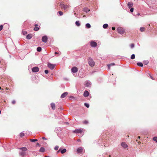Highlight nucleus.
Masks as SVG:
<instances>
[{"mask_svg": "<svg viewBox=\"0 0 157 157\" xmlns=\"http://www.w3.org/2000/svg\"><path fill=\"white\" fill-rule=\"evenodd\" d=\"M45 151V149L44 147H41L40 149V151L42 152H43Z\"/></svg>", "mask_w": 157, "mask_h": 157, "instance_id": "nucleus-21", "label": "nucleus"}, {"mask_svg": "<svg viewBox=\"0 0 157 157\" xmlns=\"http://www.w3.org/2000/svg\"><path fill=\"white\" fill-rule=\"evenodd\" d=\"M68 93L67 92H65L62 94L61 96V98H63L67 95Z\"/></svg>", "mask_w": 157, "mask_h": 157, "instance_id": "nucleus-14", "label": "nucleus"}, {"mask_svg": "<svg viewBox=\"0 0 157 157\" xmlns=\"http://www.w3.org/2000/svg\"><path fill=\"white\" fill-rule=\"evenodd\" d=\"M59 6L62 9H63L64 10H66L68 8H69V6L68 5H65L64 4L62 3H60Z\"/></svg>", "mask_w": 157, "mask_h": 157, "instance_id": "nucleus-3", "label": "nucleus"}, {"mask_svg": "<svg viewBox=\"0 0 157 157\" xmlns=\"http://www.w3.org/2000/svg\"><path fill=\"white\" fill-rule=\"evenodd\" d=\"M86 27L87 28H90L91 27V25L89 23H87L86 25Z\"/></svg>", "mask_w": 157, "mask_h": 157, "instance_id": "nucleus-23", "label": "nucleus"}, {"mask_svg": "<svg viewBox=\"0 0 157 157\" xmlns=\"http://www.w3.org/2000/svg\"><path fill=\"white\" fill-rule=\"evenodd\" d=\"M130 46L131 47V48H133L134 46V44H132L131 45H130Z\"/></svg>", "mask_w": 157, "mask_h": 157, "instance_id": "nucleus-44", "label": "nucleus"}, {"mask_svg": "<svg viewBox=\"0 0 157 157\" xmlns=\"http://www.w3.org/2000/svg\"><path fill=\"white\" fill-rule=\"evenodd\" d=\"M88 61L90 67H92L94 66L95 63L92 59L89 58Z\"/></svg>", "mask_w": 157, "mask_h": 157, "instance_id": "nucleus-1", "label": "nucleus"}, {"mask_svg": "<svg viewBox=\"0 0 157 157\" xmlns=\"http://www.w3.org/2000/svg\"><path fill=\"white\" fill-rule=\"evenodd\" d=\"M85 105L87 108H89V105L88 104L85 103L84 104Z\"/></svg>", "mask_w": 157, "mask_h": 157, "instance_id": "nucleus-39", "label": "nucleus"}, {"mask_svg": "<svg viewBox=\"0 0 157 157\" xmlns=\"http://www.w3.org/2000/svg\"><path fill=\"white\" fill-rule=\"evenodd\" d=\"M73 132L76 133H80L81 134L83 132V129H76L75 130L73 131Z\"/></svg>", "mask_w": 157, "mask_h": 157, "instance_id": "nucleus-4", "label": "nucleus"}, {"mask_svg": "<svg viewBox=\"0 0 157 157\" xmlns=\"http://www.w3.org/2000/svg\"><path fill=\"white\" fill-rule=\"evenodd\" d=\"M133 5V3L132 2H130L128 3V6L129 8L132 7Z\"/></svg>", "mask_w": 157, "mask_h": 157, "instance_id": "nucleus-15", "label": "nucleus"}, {"mask_svg": "<svg viewBox=\"0 0 157 157\" xmlns=\"http://www.w3.org/2000/svg\"><path fill=\"white\" fill-rule=\"evenodd\" d=\"M39 70V68L37 67H33L32 69V71L33 72H38Z\"/></svg>", "mask_w": 157, "mask_h": 157, "instance_id": "nucleus-5", "label": "nucleus"}, {"mask_svg": "<svg viewBox=\"0 0 157 157\" xmlns=\"http://www.w3.org/2000/svg\"><path fill=\"white\" fill-rule=\"evenodd\" d=\"M89 94V92L87 90H85L83 94L84 96L85 97H87Z\"/></svg>", "mask_w": 157, "mask_h": 157, "instance_id": "nucleus-13", "label": "nucleus"}, {"mask_svg": "<svg viewBox=\"0 0 157 157\" xmlns=\"http://www.w3.org/2000/svg\"><path fill=\"white\" fill-rule=\"evenodd\" d=\"M83 10L85 12H89L90 10L88 8H85L83 9Z\"/></svg>", "mask_w": 157, "mask_h": 157, "instance_id": "nucleus-20", "label": "nucleus"}, {"mask_svg": "<svg viewBox=\"0 0 157 157\" xmlns=\"http://www.w3.org/2000/svg\"><path fill=\"white\" fill-rule=\"evenodd\" d=\"M139 14H140L139 13H138V15H139Z\"/></svg>", "mask_w": 157, "mask_h": 157, "instance_id": "nucleus-59", "label": "nucleus"}, {"mask_svg": "<svg viewBox=\"0 0 157 157\" xmlns=\"http://www.w3.org/2000/svg\"><path fill=\"white\" fill-rule=\"evenodd\" d=\"M1 110H0V114H1Z\"/></svg>", "mask_w": 157, "mask_h": 157, "instance_id": "nucleus-58", "label": "nucleus"}, {"mask_svg": "<svg viewBox=\"0 0 157 157\" xmlns=\"http://www.w3.org/2000/svg\"><path fill=\"white\" fill-rule=\"evenodd\" d=\"M59 146H56L55 147H54V149L55 150H57L58 148H59Z\"/></svg>", "mask_w": 157, "mask_h": 157, "instance_id": "nucleus-40", "label": "nucleus"}, {"mask_svg": "<svg viewBox=\"0 0 157 157\" xmlns=\"http://www.w3.org/2000/svg\"><path fill=\"white\" fill-rule=\"evenodd\" d=\"M36 79V76H33L32 77V79L33 81L35 80Z\"/></svg>", "mask_w": 157, "mask_h": 157, "instance_id": "nucleus-31", "label": "nucleus"}, {"mask_svg": "<svg viewBox=\"0 0 157 157\" xmlns=\"http://www.w3.org/2000/svg\"><path fill=\"white\" fill-rule=\"evenodd\" d=\"M30 141H31V142H36V141H38V140L37 139H30Z\"/></svg>", "mask_w": 157, "mask_h": 157, "instance_id": "nucleus-29", "label": "nucleus"}, {"mask_svg": "<svg viewBox=\"0 0 157 157\" xmlns=\"http://www.w3.org/2000/svg\"><path fill=\"white\" fill-rule=\"evenodd\" d=\"M138 138V139H140V136H139Z\"/></svg>", "mask_w": 157, "mask_h": 157, "instance_id": "nucleus-55", "label": "nucleus"}, {"mask_svg": "<svg viewBox=\"0 0 157 157\" xmlns=\"http://www.w3.org/2000/svg\"><path fill=\"white\" fill-rule=\"evenodd\" d=\"M153 139L154 141H155L157 142V137H154L153 138Z\"/></svg>", "mask_w": 157, "mask_h": 157, "instance_id": "nucleus-38", "label": "nucleus"}, {"mask_svg": "<svg viewBox=\"0 0 157 157\" xmlns=\"http://www.w3.org/2000/svg\"><path fill=\"white\" fill-rule=\"evenodd\" d=\"M19 154L21 156H23L24 155V152H21L19 153Z\"/></svg>", "mask_w": 157, "mask_h": 157, "instance_id": "nucleus-41", "label": "nucleus"}, {"mask_svg": "<svg viewBox=\"0 0 157 157\" xmlns=\"http://www.w3.org/2000/svg\"><path fill=\"white\" fill-rule=\"evenodd\" d=\"M48 67L51 69L52 70L55 67V65L54 64H51L50 63H48Z\"/></svg>", "mask_w": 157, "mask_h": 157, "instance_id": "nucleus-8", "label": "nucleus"}, {"mask_svg": "<svg viewBox=\"0 0 157 157\" xmlns=\"http://www.w3.org/2000/svg\"><path fill=\"white\" fill-rule=\"evenodd\" d=\"M32 37V35L31 34L28 35L26 36V38L28 39H30Z\"/></svg>", "mask_w": 157, "mask_h": 157, "instance_id": "nucleus-17", "label": "nucleus"}, {"mask_svg": "<svg viewBox=\"0 0 157 157\" xmlns=\"http://www.w3.org/2000/svg\"><path fill=\"white\" fill-rule=\"evenodd\" d=\"M36 145H38V146H40V144H39V143H37V144H36Z\"/></svg>", "mask_w": 157, "mask_h": 157, "instance_id": "nucleus-51", "label": "nucleus"}, {"mask_svg": "<svg viewBox=\"0 0 157 157\" xmlns=\"http://www.w3.org/2000/svg\"><path fill=\"white\" fill-rule=\"evenodd\" d=\"M42 139H44V140H47V139H46V138H45L44 137H43L42 138Z\"/></svg>", "mask_w": 157, "mask_h": 157, "instance_id": "nucleus-48", "label": "nucleus"}, {"mask_svg": "<svg viewBox=\"0 0 157 157\" xmlns=\"http://www.w3.org/2000/svg\"><path fill=\"white\" fill-rule=\"evenodd\" d=\"M108 25L107 24H104L103 26V28L104 29H106L108 27Z\"/></svg>", "mask_w": 157, "mask_h": 157, "instance_id": "nucleus-24", "label": "nucleus"}, {"mask_svg": "<svg viewBox=\"0 0 157 157\" xmlns=\"http://www.w3.org/2000/svg\"><path fill=\"white\" fill-rule=\"evenodd\" d=\"M90 45L92 47H95L97 46V43L94 41H91L90 42Z\"/></svg>", "mask_w": 157, "mask_h": 157, "instance_id": "nucleus-6", "label": "nucleus"}, {"mask_svg": "<svg viewBox=\"0 0 157 157\" xmlns=\"http://www.w3.org/2000/svg\"><path fill=\"white\" fill-rule=\"evenodd\" d=\"M137 65L141 67H142L143 66V64L142 63H137Z\"/></svg>", "mask_w": 157, "mask_h": 157, "instance_id": "nucleus-22", "label": "nucleus"}, {"mask_svg": "<svg viewBox=\"0 0 157 157\" xmlns=\"http://www.w3.org/2000/svg\"><path fill=\"white\" fill-rule=\"evenodd\" d=\"M71 71L73 73H75L78 71V68L76 67H73L71 69Z\"/></svg>", "mask_w": 157, "mask_h": 157, "instance_id": "nucleus-7", "label": "nucleus"}, {"mask_svg": "<svg viewBox=\"0 0 157 157\" xmlns=\"http://www.w3.org/2000/svg\"><path fill=\"white\" fill-rule=\"evenodd\" d=\"M121 145L124 148H126L128 147L127 144L124 142H122Z\"/></svg>", "mask_w": 157, "mask_h": 157, "instance_id": "nucleus-11", "label": "nucleus"}, {"mask_svg": "<svg viewBox=\"0 0 157 157\" xmlns=\"http://www.w3.org/2000/svg\"><path fill=\"white\" fill-rule=\"evenodd\" d=\"M83 149L81 147H80L77 149V152L78 153H82L83 151Z\"/></svg>", "mask_w": 157, "mask_h": 157, "instance_id": "nucleus-10", "label": "nucleus"}, {"mask_svg": "<svg viewBox=\"0 0 157 157\" xmlns=\"http://www.w3.org/2000/svg\"><path fill=\"white\" fill-rule=\"evenodd\" d=\"M51 105L52 109L53 110L55 109L56 108L55 104L54 103H51Z\"/></svg>", "mask_w": 157, "mask_h": 157, "instance_id": "nucleus-18", "label": "nucleus"}, {"mask_svg": "<svg viewBox=\"0 0 157 157\" xmlns=\"http://www.w3.org/2000/svg\"><path fill=\"white\" fill-rule=\"evenodd\" d=\"M60 16H62L63 14V13L61 11H59L58 12Z\"/></svg>", "mask_w": 157, "mask_h": 157, "instance_id": "nucleus-34", "label": "nucleus"}, {"mask_svg": "<svg viewBox=\"0 0 157 157\" xmlns=\"http://www.w3.org/2000/svg\"><path fill=\"white\" fill-rule=\"evenodd\" d=\"M145 28L144 27H141L140 28V30L141 32H143L145 31Z\"/></svg>", "mask_w": 157, "mask_h": 157, "instance_id": "nucleus-25", "label": "nucleus"}, {"mask_svg": "<svg viewBox=\"0 0 157 157\" xmlns=\"http://www.w3.org/2000/svg\"><path fill=\"white\" fill-rule=\"evenodd\" d=\"M61 148H60L59 150H58L57 151V152L58 153L60 151L61 153L63 154V153H65L67 151V150L66 149H64L62 150H61Z\"/></svg>", "mask_w": 157, "mask_h": 157, "instance_id": "nucleus-12", "label": "nucleus"}, {"mask_svg": "<svg viewBox=\"0 0 157 157\" xmlns=\"http://www.w3.org/2000/svg\"><path fill=\"white\" fill-rule=\"evenodd\" d=\"M1 89H2V90H3V89H2V88H1V87H0V90H1Z\"/></svg>", "mask_w": 157, "mask_h": 157, "instance_id": "nucleus-56", "label": "nucleus"}, {"mask_svg": "<svg viewBox=\"0 0 157 157\" xmlns=\"http://www.w3.org/2000/svg\"><path fill=\"white\" fill-rule=\"evenodd\" d=\"M8 89H8V88H7V87H6V90H8Z\"/></svg>", "mask_w": 157, "mask_h": 157, "instance_id": "nucleus-54", "label": "nucleus"}, {"mask_svg": "<svg viewBox=\"0 0 157 157\" xmlns=\"http://www.w3.org/2000/svg\"><path fill=\"white\" fill-rule=\"evenodd\" d=\"M149 62L148 61H145L144 62V63L145 65H147L148 63Z\"/></svg>", "mask_w": 157, "mask_h": 157, "instance_id": "nucleus-36", "label": "nucleus"}, {"mask_svg": "<svg viewBox=\"0 0 157 157\" xmlns=\"http://www.w3.org/2000/svg\"><path fill=\"white\" fill-rule=\"evenodd\" d=\"M112 29L113 30H114L115 29V28L114 27H112Z\"/></svg>", "mask_w": 157, "mask_h": 157, "instance_id": "nucleus-47", "label": "nucleus"}, {"mask_svg": "<svg viewBox=\"0 0 157 157\" xmlns=\"http://www.w3.org/2000/svg\"><path fill=\"white\" fill-rule=\"evenodd\" d=\"M55 54H59V53L57 52H55Z\"/></svg>", "mask_w": 157, "mask_h": 157, "instance_id": "nucleus-50", "label": "nucleus"}, {"mask_svg": "<svg viewBox=\"0 0 157 157\" xmlns=\"http://www.w3.org/2000/svg\"><path fill=\"white\" fill-rule=\"evenodd\" d=\"M16 102V101L14 100H13L12 101V103L13 104H15Z\"/></svg>", "mask_w": 157, "mask_h": 157, "instance_id": "nucleus-42", "label": "nucleus"}, {"mask_svg": "<svg viewBox=\"0 0 157 157\" xmlns=\"http://www.w3.org/2000/svg\"><path fill=\"white\" fill-rule=\"evenodd\" d=\"M45 157H49L48 156H46Z\"/></svg>", "mask_w": 157, "mask_h": 157, "instance_id": "nucleus-60", "label": "nucleus"}, {"mask_svg": "<svg viewBox=\"0 0 157 157\" xmlns=\"http://www.w3.org/2000/svg\"><path fill=\"white\" fill-rule=\"evenodd\" d=\"M150 77L152 79H153V78L152 76H151Z\"/></svg>", "mask_w": 157, "mask_h": 157, "instance_id": "nucleus-53", "label": "nucleus"}, {"mask_svg": "<svg viewBox=\"0 0 157 157\" xmlns=\"http://www.w3.org/2000/svg\"><path fill=\"white\" fill-rule=\"evenodd\" d=\"M75 24L78 26H79L80 25V24L78 21H76Z\"/></svg>", "mask_w": 157, "mask_h": 157, "instance_id": "nucleus-30", "label": "nucleus"}, {"mask_svg": "<svg viewBox=\"0 0 157 157\" xmlns=\"http://www.w3.org/2000/svg\"><path fill=\"white\" fill-rule=\"evenodd\" d=\"M133 10H134V9L133 8H131L130 10V11L131 12H132L133 11Z\"/></svg>", "mask_w": 157, "mask_h": 157, "instance_id": "nucleus-46", "label": "nucleus"}, {"mask_svg": "<svg viewBox=\"0 0 157 157\" xmlns=\"http://www.w3.org/2000/svg\"><path fill=\"white\" fill-rule=\"evenodd\" d=\"M83 123L85 124H87L88 123V121L87 120H85L82 121Z\"/></svg>", "mask_w": 157, "mask_h": 157, "instance_id": "nucleus-27", "label": "nucleus"}, {"mask_svg": "<svg viewBox=\"0 0 157 157\" xmlns=\"http://www.w3.org/2000/svg\"><path fill=\"white\" fill-rule=\"evenodd\" d=\"M138 144H141V142H138Z\"/></svg>", "mask_w": 157, "mask_h": 157, "instance_id": "nucleus-52", "label": "nucleus"}, {"mask_svg": "<svg viewBox=\"0 0 157 157\" xmlns=\"http://www.w3.org/2000/svg\"><path fill=\"white\" fill-rule=\"evenodd\" d=\"M135 58V55L134 54H132V55L131 57V58L132 59H134Z\"/></svg>", "mask_w": 157, "mask_h": 157, "instance_id": "nucleus-35", "label": "nucleus"}, {"mask_svg": "<svg viewBox=\"0 0 157 157\" xmlns=\"http://www.w3.org/2000/svg\"><path fill=\"white\" fill-rule=\"evenodd\" d=\"M34 25L35 26V27H38V25L37 24H35Z\"/></svg>", "mask_w": 157, "mask_h": 157, "instance_id": "nucleus-49", "label": "nucleus"}, {"mask_svg": "<svg viewBox=\"0 0 157 157\" xmlns=\"http://www.w3.org/2000/svg\"><path fill=\"white\" fill-rule=\"evenodd\" d=\"M44 72L45 74H47L48 73V70H45L44 71Z\"/></svg>", "mask_w": 157, "mask_h": 157, "instance_id": "nucleus-45", "label": "nucleus"}, {"mask_svg": "<svg viewBox=\"0 0 157 157\" xmlns=\"http://www.w3.org/2000/svg\"><path fill=\"white\" fill-rule=\"evenodd\" d=\"M22 33L23 34V35H25L27 34V32L26 31H22Z\"/></svg>", "mask_w": 157, "mask_h": 157, "instance_id": "nucleus-37", "label": "nucleus"}, {"mask_svg": "<svg viewBox=\"0 0 157 157\" xmlns=\"http://www.w3.org/2000/svg\"><path fill=\"white\" fill-rule=\"evenodd\" d=\"M42 40L43 42L46 43L48 40V37L46 36H44L42 38Z\"/></svg>", "mask_w": 157, "mask_h": 157, "instance_id": "nucleus-9", "label": "nucleus"}, {"mask_svg": "<svg viewBox=\"0 0 157 157\" xmlns=\"http://www.w3.org/2000/svg\"><path fill=\"white\" fill-rule=\"evenodd\" d=\"M19 149L23 151H25L27 150V148L25 147L20 148Z\"/></svg>", "mask_w": 157, "mask_h": 157, "instance_id": "nucleus-19", "label": "nucleus"}, {"mask_svg": "<svg viewBox=\"0 0 157 157\" xmlns=\"http://www.w3.org/2000/svg\"><path fill=\"white\" fill-rule=\"evenodd\" d=\"M80 140L79 139L78 140V141H80Z\"/></svg>", "mask_w": 157, "mask_h": 157, "instance_id": "nucleus-57", "label": "nucleus"}, {"mask_svg": "<svg viewBox=\"0 0 157 157\" xmlns=\"http://www.w3.org/2000/svg\"><path fill=\"white\" fill-rule=\"evenodd\" d=\"M25 136V134L24 133H23V132H21L20 133V137H23V136Z\"/></svg>", "mask_w": 157, "mask_h": 157, "instance_id": "nucleus-33", "label": "nucleus"}, {"mask_svg": "<svg viewBox=\"0 0 157 157\" xmlns=\"http://www.w3.org/2000/svg\"><path fill=\"white\" fill-rule=\"evenodd\" d=\"M117 30L118 32L121 34H123L125 32L124 30V29L121 27H118L117 29Z\"/></svg>", "mask_w": 157, "mask_h": 157, "instance_id": "nucleus-2", "label": "nucleus"}, {"mask_svg": "<svg viewBox=\"0 0 157 157\" xmlns=\"http://www.w3.org/2000/svg\"><path fill=\"white\" fill-rule=\"evenodd\" d=\"M115 63H112L109 64L108 65V67L109 68V69L110 68V66H114L115 65Z\"/></svg>", "mask_w": 157, "mask_h": 157, "instance_id": "nucleus-28", "label": "nucleus"}, {"mask_svg": "<svg viewBox=\"0 0 157 157\" xmlns=\"http://www.w3.org/2000/svg\"><path fill=\"white\" fill-rule=\"evenodd\" d=\"M41 50V48L40 47H38L37 48V51L38 52H40Z\"/></svg>", "mask_w": 157, "mask_h": 157, "instance_id": "nucleus-32", "label": "nucleus"}, {"mask_svg": "<svg viewBox=\"0 0 157 157\" xmlns=\"http://www.w3.org/2000/svg\"><path fill=\"white\" fill-rule=\"evenodd\" d=\"M109 157H111V155H109Z\"/></svg>", "mask_w": 157, "mask_h": 157, "instance_id": "nucleus-61", "label": "nucleus"}, {"mask_svg": "<svg viewBox=\"0 0 157 157\" xmlns=\"http://www.w3.org/2000/svg\"><path fill=\"white\" fill-rule=\"evenodd\" d=\"M40 29L38 27H35L34 28L33 30L34 31H38Z\"/></svg>", "mask_w": 157, "mask_h": 157, "instance_id": "nucleus-26", "label": "nucleus"}, {"mask_svg": "<svg viewBox=\"0 0 157 157\" xmlns=\"http://www.w3.org/2000/svg\"><path fill=\"white\" fill-rule=\"evenodd\" d=\"M85 85L86 87H88L90 86L91 84L90 82L87 81L86 82V83Z\"/></svg>", "mask_w": 157, "mask_h": 157, "instance_id": "nucleus-16", "label": "nucleus"}, {"mask_svg": "<svg viewBox=\"0 0 157 157\" xmlns=\"http://www.w3.org/2000/svg\"><path fill=\"white\" fill-rule=\"evenodd\" d=\"M3 26L2 25H0V31L2 29Z\"/></svg>", "mask_w": 157, "mask_h": 157, "instance_id": "nucleus-43", "label": "nucleus"}]
</instances>
